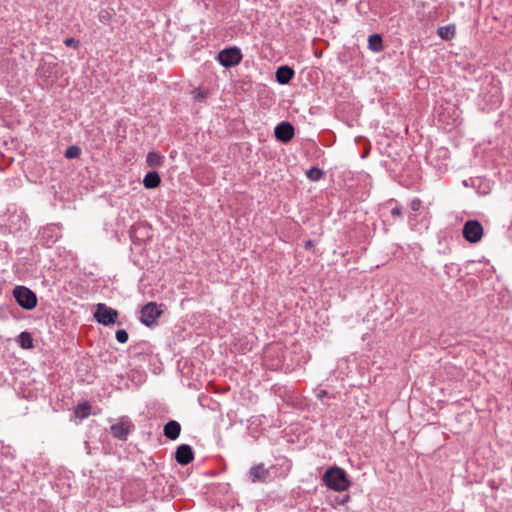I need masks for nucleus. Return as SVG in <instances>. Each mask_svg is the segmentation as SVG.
Returning a JSON list of instances; mask_svg holds the SVG:
<instances>
[{
  "mask_svg": "<svg viewBox=\"0 0 512 512\" xmlns=\"http://www.w3.org/2000/svg\"><path fill=\"white\" fill-rule=\"evenodd\" d=\"M192 95H193V99L195 101H199V102L205 100L207 97V93L202 89H194L192 91Z\"/></svg>",
  "mask_w": 512,
  "mask_h": 512,
  "instance_id": "27",
  "label": "nucleus"
},
{
  "mask_svg": "<svg viewBox=\"0 0 512 512\" xmlns=\"http://www.w3.org/2000/svg\"><path fill=\"white\" fill-rule=\"evenodd\" d=\"M322 480L333 491L343 492L350 487L345 470L337 466L327 469Z\"/></svg>",
  "mask_w": 512,
  "mask_h": 512,
  "instance_id": "1",
  "label": "nucleus"
},
{
  "mask_svg": "<svg viewBox=\"0 0 512 512\" xmlns=\"http://www.w3.org/2000/svg\"><path fill=\"white\" fill-rule=\"evenodd\" d=\"M437 34L442 40L449 41L454 38L456 34V27L454 24L441 26L437 29Z\"/></svg>",
  "mask_w": 512,
  "mask_h": 512,
  "instance_id": "16",
  "label": "nucleus"
},
{
  "mask_svg": "<svg viewBox=\"0 0 512 512\" xmlns=\"http://www.w3.org/2000/svg\"><path fill=\"white\" fill-rule=\"evenodd\" d=\"M294 135V127L290 122L287 121L279 123L274 129L275 138L282 143H288L293 139Z\"/></svg>",
  "mask_w": 512,
  "mask_h": 512,
  "instance_id": "9",
  "label": "nucleus"
},
{
  "mask_svg": "<svg viewBox=\"0 0 512 512\" xmlns=\"http://www.w3.org/2000/svg\"><path fill=\"white\" fill-rule=\"evenodd\" d=\"M389 206H391V216L393 218L401 219L403 216L401 205L395 199H390L384 204V208H387Z\"/></svg>",
  "mask_w": 512,
  "mask_h": 512,
  "instance_id": "20",
  "label": "nucleus"
},
{
  "mask_svg": "<svg viewBox=\"0 0 512 512\" xmlns=\"http://www.w3.org/2000/svg\"><path fill=\"white\" fill-rule=\"evenodd\" d=\"M409 207L413 212H418L422 208V201L418 198H414L411 200Z\"/></svg>",
  "mask_w": 512,
  "mask_h": 512,
  "instance_id": "28",
  "label": "nucleus"
},
{
  "mask_svg": "<svg viewBox=\"0 0 512 512\" xmlns=\"http://www.w3.org/2000/svg\"><path fill=\"white\" fill-rule=\"evenodd\" d=\"M462 235L469 243H478L484 235L483 226L478 220H467L463 225Z\"/></svg>",
  "mask_w": 512,
  "mask_h": 512,
  "instance_id": "6",
  "label": "nucleus"
},
{
  "mask_svg": "<svg viewBox=\"0 0 512 512\" xmlns=\"http://www.w3.org/2000/svg\"><path fill=\"white\" fill-rule=\"evenodd\" d=\"M313 241L312 240H308L306 243H305V249H310L312 246H313Z\"/></svg>",
  "mask_w": 512,
  "mask_h": 512,
  "instance_id": "31",
  "label": "nucleus"
},
{
  "mask_svg": "<svg viewBox=\"0 0 512 512\" xmlns=\"http://www.w3.org/2000/svg\"><path fill=\"white\" fill-rule=\"evenodd\" d=\"M248 476L252 483L266 482L270 473L269 470L264 467V464L260 463L249 469Z\"/></svg>",
  "mask_w": 512,
  "mask_h": 512,
  "instance_id": "11",
  "label": "nucleus"
},
{
  "mask_svg": "<svg viewBox=\"0 0 512 512\" xmlns=\"http://www.w3.org/2000/svg\"><path fill=\"white\" fill-rule=\"evenodd\" d=\"M175 460L178 464L185 466L194 460V451L188 444H181L175 452Z\"/></svg>",
  "mask_w": 512,
  "mask_h": 512,
  "instance_id": "10",
  "label": "nucleus"
},
{
  "mask_svg": "<svg viewBox=\"0 0 512 512\" xmlns=\"http://www.w3.org/2000/svg\"><path fill=\"white\" fill-rule=\"evenodd\" d=\"M348 0H336L337 3H346Z\"/></svg>",
  "mask_w": 512,
  "mask_h": 512,
  "instance_id": "33",
  "label": "nucleus"
},
{
  "mask_svg": "<svg viewBox=\"0 0 512 512\" xmlns=\"http://www.w3.org/2000/svg\"><path fill=\"white\" fill-rule=\"evenodd\" d=\"M134 428L135 425L130 418L122 416L117 419L116 423L110 426V433L115 439L119 441H126Z\"/></svg>",
  "mask_w": 512,
  "mask_h": 512,
  "instance_id": "4",
  "label": "nucleus"
},
{
  "mask_svg": "<svg viewBox=\"0 0 512 512\" xmlns=\"http://www.w3.org/2000/svg\"><path fill=\"white\" fill-rule=\"evenodd\" d=\"M146 162L150 167H160L164 163V156L159 152L151 151L147 154Z\"/></svg>",
  "mask_w": 512,
  "mask_h": 512,
  "instance_id": "17",
  "label": "nucleus"
},
{
  "mask_svg": "<svg viewBox=\"0 0 512 512\" xmlns=\"http://www.w3.org/2000/svg\"><path fill=\"white\" fill-rule=\"evenodd\" d=\"M368 48L373 52H380L383 49L382 37L380 34H372L369 36Z\"/></svg>",
  "mask_w": 512,
  "mask_h": 512,
  "instance_id": "19",
  "label": "nucleus"
},
{
  "mask_svg": "<svg viewBox=\"0 0 512 512\" xmlns=\"http://www.w3.org/2000/svg\"><path fill=\"white\" fill-rule=\"evenodd\" d=\"M118 316L119 312L116 309L107 306L105 303H98L96 305L94 319L99 324H102L104 326L115 324Z\"/></svg>",
  "mask_w": 512,
  "mask_h": 512,
  "instance_id": "5",
  "label": "nucleus"
},
{
  "mask_svg": "<svg viewBox=\"0 0 512 512\" xmlns=\"http://www.w3.org/2000/svg\"><path fill=\"white\" fill-rule=\"evenodd\" d=\"M61 237L60 228L56 224H49L39 232V242L45 247H51Z\"/></svg>",
  "mask_w": 512,
  "mask_h": 512,
  "instance_id": "8",
  "label": "nucleus"
},
{
  "mask_svg": "<svg viewBox=\"0 0 512 512\" xmlns=\"http://www.w3.org/2000/svg\"><path fill=\"white\" fill-rule=\"evenodd\" d=\"M161 178L157 171H149L143 179V185L147 189H153L160 185Z\"/></svg>",
  "mask_w": 512,
  "mask_h": 512,
  "instance_id": "15",
  "label": "nucleus"
},
{
  "mask_svg": "<svg viewBox=\"0 0 512 512\" xmlns=\"http://www.w3.org/2000/svg\"><path fill=\"white\" fill-rule=\"evenodd\" d=\"M85 449H86L88 454H91L90 446H89L88 442H85Z\"/></svg>",
  "mask_w": 512,
  "mask_h": 512,
  "instance_id": "32",
  "label": "nucleus"
},
{
  "mask_svg": "<svg viewBox=\"0 0 512 512\" xmlns=\"http://www.w3.org/2000/svg\"><path fill=\"white\" fill-rule=\"evenodd\" d=\"M131 352L133 354V356L135 357H145V356H150L152 354V346L148 343V342H140V343H137L135 344L132 348H131Z\"/></svg>",
  "mask_w": 512,
  "mask_h": 512,
  "instance_id": "14",
  "label": "nucleus"
},
{
  "mask_svg": "<svg viewBox=\"0 0 512 512\" xmlns=\"http://www.w3.org/2000/svg\"><path fill=\"white\" fill-rule=\"evenodd\" d=\"M13 297L17 304L25 310H32L37 305L36 294L26 286L18 285L13 289Z\"/></svg>",
  "mask_w": 512,
  "mask_h": 512,
  "instance_id": "2",
  "label": "nucleus"
},
{
  "mask_svg": "<svg viewBox=\"0 0 512 512\" xmlns=\"http://www.w3.org/2000/svg\"><path fill=\"white\" fill-rule=\"evenodd\" d=\"M323 175V170L316 167H312L306 172L307 178L310 179L311 181H319L323 177Z\"/></svg>",
  "mask_w": 512,
  "mask_h": 512,
  "instance_id": "24",
  "label": "nucleus"
},
{
  "mask_svg": "<svg viewBox=\"0 0 512 512\" xmlns=\"http://www.w3.org/2000/svg\"><path fill=\"white\" fill-rule=\"evenodd\" d=\"M242 59V51L236 46L224 48L216 56V60L225 68L237 66L241 63Z\"/></svg>",
  "mask_w": 512,
  "mask_h": 512,
  "instance_id": "3",
  "label": "nucleus"
},
{
  "mask_svg": "<svg viewBox=\"0 0 512 512\" xmlns=\"http://www.w3.org/2000/svg\"><path fill=\"white\" fill-rule=\"evenodd\" d=\"M99 21L103 24H108L112 18V14L107 9H102L98 14Z\"/></svg>",
  "mask_w": 512,
  "mask_h": 512,
  "instance_id": "25",
  "label": "nucleus"
},
{
  "mask_svg": "<svg viewBox=\"0 0 512 512\" xmlns=\"http://www.w3.org/2000/svg\"><path fill=\"white\" fill-rule=\"evenodd\" d=\"M181 432V425L176 420H169L163 428L164 436L169 440H176Z\"/></svg>",
  "mask_w": 512,
  "mask_h": 512,
  "instance_id": "13",
  "label": "nucleus"
},
{
  "mask_svg": "<svg viewBox=\"0 0 512 512\" xmlns=\"http://www.w3.org/2000/svg\"><path fill=\"white\" fill-rule=\"evenodd\" d=\"M81 148L77 145H71L69 146L65 153H64V156L67 158V159H76V158H79L80 155H81Z\"/></svg>",
  "mask_w": 512,
  "mask_h": 512,
  "instance_id": "23",
  "label": "nucleus"
},
{
  "mask_svg": "<svg viewBox=\"0 0 512 512\" xmlns=\"http://www.w3.org/2000/svg\"><path fill=\"white\" fill-rule=\"evenodd\" d=\"M294 75V70L288 65L278 67L275 73L276 81L281 85L288 84L293 79Z\"/></svg>",
  "mask_w": 512,
  "mask_h": 512,
  "instance_id": "12",
  "label": "nucleus"
},
{
  "mask_svg": "<svg viewBox=\"0 0 512 512\" xmlns=\"http://www.w3.org/2000/svg\"><path fill=\"white\" fill-rule=\"evenodd\" d=\"M74 413L79 419L88 418L91 414V405L88 402L80 403L76 406Z\"/></svg>",
  "mask_w": 512,
  "mask_h": 512,
  "instance_id": "21",
  "label": "nucleus"
},
{
  "mask_svg": "<svg viewBox=\"0 0 512 512\" xmlns=\"http://www.w3.org/2000/svg\"><path fill=\"white\" fill-rule=\"evenodd\" d=\"M64 44H65L67 47H72V48H74V49H77V48H79V46H80V42H79V40H77V39H75V38H72V37H70V38H66V39L64 40Z\"/></svg>",
  "mask_w": 512,
  "mask_h": 512,
  "instance_id": "29",
  "label": "nucleus"
},
{
  "mask_svg": "<svg viewBox=\"0 0 512 512\" xmlns=\"http://www.w3.org/2000/svg\"><path fill=\"white\" fill-rule=\"evenodd\" d=\"M328 396V392L326 390H319L316 394L317 399L322 400L324 397Z\"/></svg>",
  "mask_w": 512,
  "mask_h": 512,
  "instance_id": "30",
  "label": "nucleus"
},
{
  "mask_svg": "<svg viewBox=\"0 0 512 512\" xmlns=\"http://www.w3.org/2000/svg\"><path fill=\"white\" fill-rule=\"evenodd\" d=\"M17 343L23 349H31L34 347L32 335L27 331H23L18 335Z\"/></svg>",
  "mask_w": 512,
  "mask_h": 512,
  "instance_id": "18",
  "label": "nucleus"
},
{
  "mask_svg": "<svg viewBox=\"0 0 512 512\" xmlns=\"http://www.w3.org/2000/svg\"><path fill=\"white\" fill-rule=\"evenodd\" d=\"M162 313V309L156 302H149L141 309L140 321L145 326L152 327L157 324V320Z\"/></svg>",
  "mask_w": 512,
  "mask_h": 512,
  "instance_id": "7",
  "label": "nucleus"
},
{
  "mask_svg": "<svg viewBox=\"0 0 512 512\" xmlns=\"http://www.w3.org/2000/svg\"><path fill=\"white\" fill-rule=\"evenodd\" d=\"M115 338L119 343H126L128 341L129 335L126 330L120 329L116 331Z\"/></svg>",
  "mask_w": 512,
  "mask_h": 512,
  "instance_id": "26",
  "label": "nucleus"
},
{
  "mask_svg": "<svg viewBox=\"0 0 512 512\" xmlns=\"http://www.w3.org/2000/svg\"><path fill=\"white\" fill-rule=\"evenodd\" d=\"M54 67H55V64L43 63L37 69V75L41 79H48L51 76V74L53 73Z\"/></svg>",
  "mask_w": 512,
  "mask_h": 512,
  "instance_id": "22",
  "label": "nucleus"
}]
</instances>
